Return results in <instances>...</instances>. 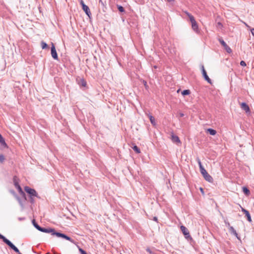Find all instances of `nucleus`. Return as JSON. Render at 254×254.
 Instances as JSON below:
<instances>
[{
    "label": "nucleus",
    "mask_w": 254,
    "mask_h": 254,
    "mask_svg": "<svg viewBox=\"0 0 254 254\" xmlns=\"http://www.w3.org/2000/svg\"><path fill=\"white\" fill-rule=\"evenodd\" d=\"M41 231L43 232H45V233H51V234L52 235H56V236H57L58 237H62L63 238H64V239L67 240L72 242V240L70 237H68L67 236H66L64 234L60 233L59 232H55L54 229H51V228L46 229V228H43L41 230Z\"/></svg>",
    "instance_id": "1"
},
{
    "label": "nucleus",
    "mask_w": 254,
    "mask_h": 254,
    "mask_svg": "<svg viewBox=\"0 0 254 254\" xmlns=\"http://www.w3.org/2000/svg\"><path fill=\"white\" fill-rule=\"evenodd\" d=\"M185 14L189 17L190 20L191 24L192 29L196 33L199 32L198 26L194 17L188 11H185Z\"/></svg>",
    "instance_id": "2"
},
{
    "label": "nucleus",
    "mask_w": 254,
    "mask_h": 254,
    "mask_svg": "<svg viewBox=\"0 0 254 254\" xmlns=\"http://www.w3.org/2000/svg\"><path fill=\"white\" fill-rule=\"evenodd\" d=\"M24 190L30 195V201L32 203H33L34 200L33 196L38 197V194L36 191L34 189H31L28 186L24 187Z\"/></svg>",
    "instance_id": "3"
},
{
    "label": "nucleus",
    "mask_w": 254,
    "mask_h": 254,
    "mask_svg": "<svg viewBox=\"0 0 254 254\" xmlns=\"http://www.w3.org/2000/svg\"><path fill=\"white\" fill-rule=\"evenodd\" d=\"M200 172L206 181L210 183L213 182L212 177L207 172L205 169H202Z\"/></svg>",
    "instance_id": "4"
},
{
    "label": "nucleus",
    "mask_w": 254,
    "mask_h": 254,
    "mask_svg": "<svg viewBox=\"0 0 254 254\" xmlns=\"http://www.w3.org/2000/svg\"><path fill=\"white\" fill-rule=\"evenodd\" d=\"M218 40L221 44L224 47L227 53H231L232 52L231 49L227 45L222 38H219Z\"/></svg>",
    "instance_id": "5"
},
{
    "label": "nucleus",
    "mask_w": 254,
    "mask_h": 254,
    "mask_svg": "<svg viewBox=\"0 0 254 254\" xmlns=\"http://www.w3.org/2000/svg\"><path fill=\"white\" fill-rule=\"evenodd\" d=\"M51 55L52 57L55 60H58V57L56 52L55 47L53 43H52L51 47Z\"/></svg>",
    "instance_id": "6"
},
{
    "label": "nucleus",
    "mask_w": 254,
    "mask_h": 254,
    "mask_svg": "<svg viewBox=\"0 0 254 254\" xmlns=\"http://www.w3.org/2000/svg\"><path fill=\"white\" fill-rule=\"evenodd\" d=\"M202 73L204 79L209 83H211V80L207 74L206 71H205L204 66H201Z\"/></svg>",
    "instance_id": "7"
},
{
    "label": "nucleus",
    "mask_w": 254,
    "mask_h": 254,
    "mask_svg": "<svg viewBox=\"0 0 254 254\" xmlns=\"http://www.w3.org/2000/svg\"><path fill=\"white\" fill-rule=\"evenodd\" d=\"M181 230L186 238L190 237V233L188 229L184 226H181Z\"/></svg>",
    "instance_id": "8"
},
{
    "label": "nucleus",
    "mask_w": 254,
    "mask_h": 254,
    "mask_svg": "<svg viewBox=\"0 0 254 254\" xmlns=\"http://www.w3.org/2000/svg\"><path fill=\"white\" fill-rule=\"evenodd\" d=\"M241 108L242 110L246 111V113L250 112V109L249 106L246 103H242L241 104Z\"/></svg>",
    "instance_id": "9"
},
{
    "label": "nucleus",
    "mask_w": 254,
    "mask_h": 254,
    "mask_svg": "<svg viewBox=\"0 0 254 254\" xmlns=\"http://www.w3.org/2000/svg\"><path fill=\"white\" fill-rule=\"evenodd\" d=\"M241 208H242V211L244 212V213L245 214L246 216L247 217L248 220L249 222H251L252 219H251V217L249 212L243 207H241Z\"/></svg>",
    "instance_id": "10"
},
{
    "label": "nucleus",
    "mask_w": 254,
    "mask_h": 254,
    "mask_svg": "<svg viewBox=\"0 0 254 254\" xmlns=\"http://www.w3.org/2000/svg\"><path fill=\"white\" fill-rule=\"evenodd\" d=\"M82 9L85 12V13L89 16L91 15V13L90 12V9L89 7L86 5H84L82 7Z\"/></svg>",
    "instance_id": "11"
},
{
    "label": "nucleus",
    "mask_w": 254,
    "mask_h": 254,
    "mask_svg": "<svg viewBox=\"0 0 254 254\" xmlns=\"http://www.w3.org/2000/svg\"><path fill=\"white\" fill-rule=\"evenodd\" d=\"M146 114L148 116V118H149V120H150V121L151 124L154 126H155L156 122H155V118L150 114H148L146 113Z\"/></svg>",
    "instance_id": "12"
},
{
    "label": "nucleus",
    "mask_w": 254,
    "mask_h": 254,
    "mask_svg": "<svg viewBox=\"0 0 254 254\" xmlns=\"http://www.w3.org/2000/svg\"><path fill=\"white\" fill-rule=\"evenodd\" d=\"M171 138H172V141L174 142L179 143L180 142L179 137L178 136H176V135L173 134H172L171 135Z\"/></svg>",
    "instance_id": "13"
},
{
    "label": "nucleus",
    "mask_w": 254,
    "mask_h": 254,
    "mask_svg": "<svg viewBox=\"0 0 254 254\" xmlns=\"http://www.w3.org/2000/svg\"><path fill=\"white\" fill-rule=\"evenodd\" d=\"M228 225L229 226V230H230V232L231 233L233 234L237 237H238V234H237L236 230L234 229V228L232 226H230L229 223H228Z\"/></svg>",
    "instance_id": "14"
},
{
    "label": "nucleus",
    "mask_w": 254,
    "mask_h": 254,
    "mask_svg": "<svg viewBox=\"0 0 254 254\" xmlns=\"http://www.w3.org/2000/svg\"><path fill=\"white\" fill-rule=\"evenodd\" d=\"M13 181L14 185L15 187H17L18 186H19V181H18V179L17 178V177L14 176L13 177Z\"/></svg>",
    "instance_id": "15"
},
{
    "label": "nucleus",
    "mask_w": 254,
    "mask_h": 254,
    "mask_svg": "<svg viewBox=\"0 0 254 254\" xmlns=\"http://www.w3.org/2000/svg\"><path fill=\"white\" fill-rule=\"evenodd\" d=\"M207 132L209 133L210 135H214L216 133V131L212 128H208L207 130Z\"/></svg>",
    "instance_id": "16"
},
{
    "label": "nucleus",
    "mask_w": 254,
    "mask_h": 254,
    "mask_svg": "<svg viewBox=\"0 0 254 254\" xmlns=\"http://www.w3.org/2000/svg\"><path fill=\"white\" fill-rule=\"evenodd\" d=\"M243 191L247 195H249L250 194V190L246 187L243 188Z\"/></svg>",
    "instance_id": "17"
},
{
    "label": "nucleus",
    "mask_w": 254,
    "mask_h": 254,
    "mask_svg": "<svg viewBox=\"0 0 254 254\" xmlns=\"http://www.w3.org/2000/svg\"><path fill=\"white\" fill-rule=\"evenodd\" d=\"M41 47L43 49H46L47 48H48V45L44 41H41Z\"/></svg>",
    "instance_id": "18"
},
{
    "label": "nucleus",
    "mask_w": 254,
    "mask_h": 254,
    "mask_svg": "<svg viewBox=\"0 0 254 254\" xmlns=\"http://www.w3.org/2000/svg\"><path fill=\"white\" fill-rule=\"evenodd\" d=\"M190 90H185L182 92V94L183 95H189L190 94Z\"/></svg>",
    "instance_id": "19"
},
{
    "label": "nucleus",
    "mask_w": 254,
    "mask_h": 254,
    "mask_svg": "<svg viewBox=\"0 0 254 254\" xmlns=\"http://www.w3.org/2000/svg\"><path fill=\"white\" fill-rule=\"evenodd\" d=\"M132 149L136 152L137 153H139L140 152V149L137 147V146L134 145L132 147Z\"/></svg>",
    "instance_id": "20"
},
{
    "label": "nucleus",
    "mask_w": 254,
    "mask_h": 254,
    "mask_svg": "<svg viewBox=\"0 0 254 254\" xmlns=\"http://www.w3.org/2000/svg\"><path fill=\"white\" fill-rule=\"evenodd\" d=\"M197 162L199 165L200 171H201L202 170V169H204V168H203V167L202 165L200 160L199 159H197Z\"/></svg>",
    "instance_id": "21"
},
{
    "label": "nucleus",
    "mask_w": 254,
    "mask_h": 254,
    "mask_svg": "<svg viewBox=\"0 0 254 254\" xmlns=\"http://www.w3.org/2000/svg\"><path fill=\"white\" fill-rule=\"evenodd\" d=\"M33 224L34 225V226L35 227V228L36 229H37L38 230L40 231H41V230L43 228L41 227H40L37 224L35 223V221L34 220H33Z\"/></svg>",
    "instance_id": "22"
},
{
    "label": "nucleus",
    "mask_w": 254,
    "mask_h": 254,
    "mask_svg": "<svg viewBox=\"0 0 254 254\" xmlns=\"http://www.w3.org/2000/svg\"><path fill=\"white\" fill-rule=\"evenodd\" d=\"M118 9L121 12L125 11L124 8L121 5H118Z\"/></svg>",
    "instance_id": "23"
},
{
    "label": "nucleus",
    "mask_w": 254,
    "mask_h": 254,
    "mask_svg": "<svg viewBox=\"0 0 254 254\" xmlns=\"http://www.w3.org/2000/svg\"><path fill=\"white\" fill-rule=\"evenodd\" d=\"M0 143H5V140L2 135L0 134Z\"/></svg>",
    "instance_id": "24"
},
{
    "label": "nucleus",
    "mask_w": 254,
    "mask_h": 254,
    "mask_svg": "<svg viewBox=\"0 0 254 254\" xmlns=\"http://www.w3.org/2000/svg\"><path fill=\"white\" fill-rule=\"evenodd\" d=\"M81 82V85L82 86L85 87L86 85V82L84 79H82Z\"/></svg>",
    "instance_id": "25"
},
{
    "label": "nucleus",
    "mask_w": 254,
    "mask_h": 254,
    "mask_svg": "<svg viewBox=\"0 0 254 254\" xmlns=\"http://www.w3.org/2000/svg\"><path fill=\"white\" fill-rule=\"evenodd\" d=\"M16 188L18 190V191L19 193L22 192L23 190H22L21 187L20 186V185L18 186V187H16Z\"/></svg>",
    "instance_id": "26"
},
{
    "label": "nucleus",
    "mask_w": 254,
    "mask_h": 254,
    "mask_svg": "<svg viewBox=\"0 0 254 254\" xmlns=\"http://www.w3.org/2000/svg\"><path fill=\"white\" fill-rule=\"evenodd\" d=\"M4 160V157L2 155L0 154V162L1 163L3 162Z\"/></svg>",
    "instance_id": "27"
},
{
    "label": "nucleus",
    "mask_w": 254,
    "mask_h": 254,
    "mask_svg": "<svg viewBox=\"0 0 254 254\" xmlns=\"http://www.w3.org/2000/svg\"><path fill=\"white\" fill-rule=\"evenodd\" d=\"M19 194L21 195L25 198V200H26V195L23 191H22V192H20Z\"/></svg>",
    "instance_id": "28"
},
{
    "label": "nucleus",
    "mask_w": 254,
    "mask_h": 254,
    "mask_svg": "<svg viewBox=\"0 0 254 254\" xmlns=\"http://www.w3.org/2000/svg\"><path fill=\"white\" fill-rule=\"evenodd\" d=\"M19 194L21 195L25 198V200H26V195L23 191H22V192H20Z\"/></svg>",
    "instance_id": "29"
},
{
    "label": "nucleus",
    "mask_w": 254,
    "mask_h": 254,
    "mask_svg": "<svg viewBox=\"0 0 254 254\" xmlns=\"http://www.w3.org/2000/svg\"><path fill=\"white\" fill-rule=\"evenodd\" d=\"M0 239H2L4 242H5V240L7 239L6 238H5L3 236H2L1 234H0Z\"/></svg>",
    "instance_id": "30"
},
{
    "label": "nucleus",
    "mask_w": 254,
    "mask_h": 254,
    "mask_svg": "<svg viewBox=\"0 0 254 254\" xmlns=\"http://www.w3.org/2000/svg\"><path fill=\"white\" fill-rule=\"evenodd\" d=\"M79 252H80V253L81 254H87L83 250H82L81 248L79 249Z\"/></svg>",
    "instance_id": "31"
},
{
    "label": "nucleus",
    "mask_w": 254,
    "mask_h": 254,
    "mask_svg": "<svg viewBox=\"0 0 254 254\" xmlns=\"http://www.w3.org/2000/svg\"><path fill=\"white\" fill-rule=\"evenodd\" d=\"M240 65L243 66H245L246 65V64L245 62H244L243 61H242L240 62Z\"/></svg>",
    "instance_id": "32"
},
{
    "label": "nucleus",
    "mask_w": 254,
    "mask_h": 254,
    "mask_svg": "<svg viewBox=\"0 0 254 254\" xmlns=\"http://www.w3.org/2000/svg\"><path fill=\"white\" fill-rule=\"evenodd\" d=\"M143 83L144 84V85L146 89H147V88L148 87V85H147V82L145 80H143Z\"/></svg>",
    "instance_id": "33"
},
{
    "label": "nucleus",
    "mask_w": 254,
    "mask_h": 254,
    "mask_svg": "<svg viewBox=\"0 0 254 254\" xmlns=\"http://www.w3.org/2000/svg\"><path fill=\"white\" fill-rule=\"evenodd\" d=\"M80 3L82 5V7H83V6L84 5H85V3H84L83 0H80Z\"/></svg>",
    "instance_id": "34"
},
{
    "label": "nucleus",
    "mask_w": 254,
    "mask_h": 254,
    "mask_svg": "<svg viewBox=\"0 0 254 254\" xmlns=\"http://www.w3.org/2000/svg\"><path fill=\"white\" fill-rule=\"evenodd\" d=\"M222 26H223V25L221 22H218L217 23V27L221 28V27H222Z\"/></svg>",
    "instance_id": "35"
},
{
    "label": "nucleus",
    "mask_w": 254,
    "mask_h": 254,
    "mask_svg": "<svg viewBox=\"0 0 254 254\" xmlns=\"http://www.w3.org/2000/svg\"><path fill=\"white\" fill-rule=\"evenodd\" d=\"M250 30L251 31V33H252V34L254 36V28H251L250 29Z\"/></svg>",
    "instance_id": "36"
},
{
    "label": "nucleus",
    "mask_w": 254,
    "mask_h": 254,
    "mask_svg": "<svg viewBox=\"0 0 254 254\" xmlns=\"http://www.w3.org/2000/svg\"><path fill=\"white\" fill-rule=\"evenodd\" d=\"M199 190H200V191L201 192V193L202 194H204V191H203V189L202 188H200Z\"/></svg>",
    "instance_id": "37"
},
{
    "label": "nucleus",
    "mask_w": 254,
    "mask_h": 254,
    "mask_svg": "<svg viewBox=\"0 0 254 254\" xmlns=\"http://www.w3.org/2000/svg\"><path fill=\"white\" fill-rule=\"evenodd\" d=\"M179 116H180V117H183L184 116V114L183 113H181L179 114Z\"/></svg>",
    "instance_id": "38"
},
{
    "label": "nucleus",
    "mask_w": 254,
    "mask_h": 254,
    "mask_svg": "<svg viewBox=\"0 0 254 254\" xmlns=\"http://www.w3.org/2000/svg\"><path fill=\"white\" fill-rule=\"evenodd\" d=\"M244 24L247 27H248L249 28H250V29H251V27L247 24L245 22H244Z\"/></svg>",
    "instance_id": "39"
},
{
    "label": "nucleus",
    "mask_w": 254,
    "mask_h": 254,
    "mask_svg": "<svg viewBox=\"0 0 254 254\" xmlns=\"http://www.w3.org/2000/svg\"><path fill=\"white\" fill-rule=\"evenodd\" d=\"M146 251L149 252L150 254H151V251H150V250L149 249H146Z\"/></svg>",
    "instance_id": "40"
},
{
    "label": "nucleus",
    "mask_w": 254,
    "mask_h": 254,
    "mask_svg": "<svg viewBox=\"0 0 254 254\" xmlns=\"http://www.w3.org/2000/svg\"><path fill=\"white\" fill-rule=\"evenodd\" d=\"M1 144L4 147H6V144L4 143V144Z\"/></svg>",
    "instance_id": "41"
},
{
    "label": "nucleus",
    "mask_w": 254,
    "mask_h": 254,
    "mask_svg": "<svg viewBox=\"0 0 254 254\" xmlns=\"http://www.w3.org/2000/svg\"><path fill=\"white\" fill-rule=\"evenodd\" d=\"M169 2L173 1L174 0H167Z\"/></svg>",
    "instance_id": "42"
},
{
    "label": "nucleus",
    "mask_w": 254,
    "mask_h": 254,
    "mask_svg": "<svg viewBox=\"0 0 254 254\" xmlns=\"http://www.w3.org/2000/svg\"><path fill=\"white\" fill-rule=\"evenodd\" d=\"M99 2H101L102 3H103V2H102V0H99Z\"/></svg>",
    "instance_id": "43"
}]
</instances>
